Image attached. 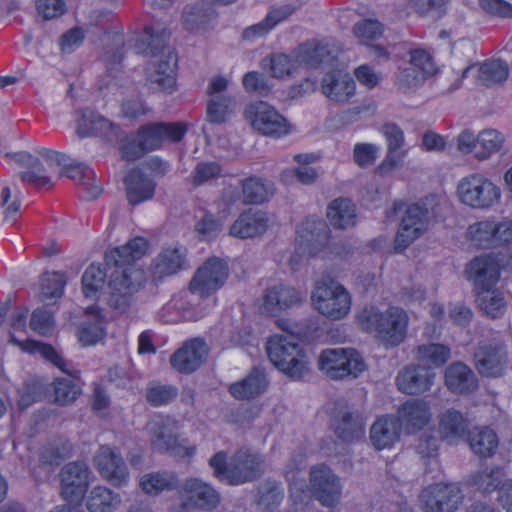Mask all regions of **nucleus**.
Here are the masks:
<instances>
[{"instance_id": "f257e3e1", "label": "nucleus", "mask_w": 512, "mask_h": 512, "mask_svg": "<svg viewBox=\"0 0 512 512\" xmlns=\"http://www.w3.org/2000/svg\"><path fill=\"white\" fill-rule=\"evenodd\" d=\"M148 249V242L143 237H135L125 245L114 248L106 255L108 263L116 267L130 264L142 258ZM146 276L144 270L137 267L116 269L108 283V304L118 314L130 312L137 300V294L144 287Z\"/></svg>"}, {"instance_id": "f03ea898", "label": "nucleus", "mask_w": 512, "mask_h": 512, "mask_svg": "<svg viewBox=\"0 0 512 512\" xmlns=\"http://www.w3.org/2000/svg\"><path fill=\"white\" fill-rule=\"evenodd\" d=\"M467 273L477 290L478 308L490 318L501 317L506 310V301L503 293L494 288L500 276L495 259L487 255L476 257L470 262Z\"/></svg>"}, {"instance_id": "7ed1b4c3", "label": "nucleus", "mask_w": 512, "mask_h": 512, "mask_svg": "<svg viewBox=\"0 0 512 512\" xmlns=\"http://www.w3.org/2000/svg\"><path fill=\"white\" fill-rule=\"evenodd\" d=\"M357 320L363 330L376 332L377 337L387 346H398L406 337L408 315L398 307H390L385 312L377 308L365 307Z\"/></svg>"}, {"instance_id": "20e7f679", "label": "nucleus", "mask_w": 512, "mask_h": 512, "mask_svg": "<svg viewBox=\"0 0 512 512\" xmlns=\"http://www.w3.org/2000/svg\"><path fill=\"white\" fill-rule=\"evenodd\" d=\"M273 365L294 380L303 379L310 372L309 359L293 335H274L266 345Z\"/></svg>"}, {"instance_id": "39448f33", "label": "nucleus", "mask_w": 512, "mask_h": 512, "mask_svg": "<svg viewBox=\"0 0 512 512\" xmlns=\"http://www.w3.org/2000/svg\"><path fill=\"white\" fill-rule=\"evenodd\" d=\"M311 301L321 315L334 321L345 318L351 309L349 292L329 275L315 282Z\"/></svg>"}, {"instance_id": "423d86ee", "label": "nucleus", "mask_w": 512, "mask_h": 512, "mask_svg": "<svg viewBox=\"0 0 512 512\" xmlns=\"http://www.w3.org/2000/svg\"><path fill=\"white\" fill-rule=\"evenodd\" d=\"M318 366L332 380H341L349 376L356 378L366 369L362 356L353 348L323 350L319 355Z\"/></svg>"}, {"instance_id": "0eeeda50", "label": "nucleus", "mask_w": 512, "mask_h": 512, "mask_svg": "<svg viewBox=\"0 0 512 512\" xmlns=\"http://www.w3.org/2000/svg\"><path fill=\"white\" fill-rule=\"evenodd\" d=\"M147 429L150 443L155 450L177 457H190L195 453V447L187 446L185 440H178V425L174 419L156 417L148 423Z\"/></svg>"}, {"instance_id": "6e6552de", "label": "nucleus", "mask_w": 512, "mask_h": 512, "mask_svg": "<svg viewBox=\"0 0 512 512\" xmlns=\"http://www.w3.org/2000/svg\"><path fill=\"white\" fill-rule=\"evenodd\" d=\"M244 116L261 135L280 138L290 132L288 120L267 102L257 101L247 105Z\"/></svg>"}, {"instance_id": "1a4fd4ad", "label": "nucleus", "mask_w": 512, "mask_h": 512, "mask_svg": "<svg viewBox=\"0 0 512 512\" xmlns=\"http://www.w3.org/2000/svg\"><path fill=\"white\" fill-rule=\"evenodd\" d=\"M461 201L473 208H489L500 197L499 188L480 174H473L462 179L458 185Z\"/></svg>"}, {"instance_id": "9d476101", "label": "nucleus", "mask_w": 512, "mask_h": 512, "mask_svg": "<svg viewBox=\"0 0 512 512\" xmlns=\"http://www.w3.org/2000/svg\"><path fill=\"white\" fill-rule=\"evenodd\" d=\"M433 213L425 204L415 203L407 207L395 238V250L402 252L427 229Z\"/></svg>"}, {"instance_id": "9b49d317", "label": "nucleus", "mask_w": 512, "mask_h": 512, "mask_svg": "<svg viewBox=\"0 0 512 512\" xmlns=\"http://www.w3.org/2000/svg\"><path fill=\"white\" fill-rule=\"evenodd\" d=\"M329 229L322 220H307L297 230L296 252L290 258V263L298 264L300 256H314L327 244Z\"/></svg>"}, {"instance_id": "f8f14e48", "label": "nucleus", "mask_w": 512, "mask_h": 512, "mask_svg": "<svg viewBox=\"0 0 512 512\" xmlns=\"http://www.w3.org/2000/svg\"><path fill=\"white\" fill-rule=\"evenodd\" d=\"M265 472L264 457L250 449H239L230 459L228 484L240 485L260 478Z\"/></svg>"}, {"instance_id": "ddd939ff", "label": "nucleus", "mask_w": 512, "mask_h": 512, "mask_svg": "<svg viewBox=\"0 0 512 512\" xmlns=\"http://www.w3.org/2000/svg\"><path fill=\"white\" fill-rule=\"evenodd\" d=\"M93 462L101 477L112 485L121 487L128 483V467L118 449L101 445L93 457Z\"/></svg>"}, {"instance_id": "4468645a", "label": "nucleus", "mask_w": 512, "mask_h": 512, "mask_svg": "<svg viewBox=\"0 0 512 512\" xmlns=\"http://www.w3.org/2000/svg\"><path fill=\"white\" fill-rule=\"evenodd\" d=\"M227 264L219 258L208 259L190 281V288L199 296L209 297L220 289L228 278Z\"/></svg>"}, {"instance_id": "2eb2a0df", "label": "nucleus", "mask_w": 512, "mask_h": 512, "mask_svg": "<svg viewBox=\"0 0 512 512\" xmlns=\"http://www.w3.org/2000/svg\"><path fill=\"white\" fill-rule=\"evenodd\" d=\"M181 501L192 505L197 510L211 511L220 503V493L209 483L200 478L191 477L178 486Z\"/></svg>"}, {"instance_id": "dca6fc26", "label": "nucleus", "mask_w": 512, "mask_h": 512, "mask_svg": "<svg viewBox=\"0 0 512 512\" xmlns=\"http://www.w3.org/2000/svg\"><path fill=\"white\" fill-rule=\"evenodd\" d=\"M89 474V467L83 461H74L63 466L59 473L63 499L80 502L88 489Z\"/></svg>"}, {"instance_id": "f3484780", "label": "nucleus", "mask_w": 512, "mask_h": 512, "mask_svg": "<svg viewBox=\"0 0 512 512\" xmlns=\"http://www.w3.org/2000/svg\"><path fill=\"white\" fill-rule=\"evenodd\" d=\"M188 128L183 122H158L142 125L138 135L148 152L159 149L167 141L176 143L182 140Z\"/></svg>"}, {"instance_id": "a211bd4d", "label": "nucleus", "mask_w": 512, "mask_h": 512, "mask_svg": "<svg viewBox=\"0 0 512 512\" xmlns=\"http://www.w3.org/2000/svg\"><path fill=\"white\" fill-rule=\"evenodd\" d=\"M425 512H454L462 503L463 494L454 484H435L420 495Z\"/></svg>"}, {"instance_id": "6ab92c4d", "label": "nucleus", "mask_w": 512, "mask_h": 512, "mask_svg": "<svg viewBox=\"0 0 512 512\" xmlns=\"http://www.w3.org/2000/svg\"><path fill=\"white\" fill-rule=\"evenodd\" d=\"M474 359L480 374L487 377H499L507 366V351L500 342H484L478 345Z\"/></svg>"}, {"instance_id": "aec40b11", "label": "nucleus", "mask_w": 512, "mask_h": 512, "mask_svg": "<svg viewBox=\"0 0 512 512\" xmlns=\"http://www.w3.org/2000/svg\"><path fill=\"white\" fill-rule=\"evenodd\" d=\"M4 157L13 160L20 167L26 169L18 174L24 184H29L36 189H49L53 186L51 178L46 174V170L38 157L25 151L6 153Z\"/></svg>"}, {"instance_id": "412c9836", "label": "nucleus", "mask_w": 512, "mask_h": 512, "mask_svg": "<svg viewBox=\"0 0 512 512\" xmlns=\"http://www.w3.org/2000/svg\"><path fill=\"white\" fill-rule=\"evenodd\" d=\"M310 483L316 498L322 505L334 506L340 498L341 488L337 477L326 466L313 467L310 471Z\"/></svg>"}, {"instance_id": "4be33fe9", "label": "nucleus", "mask_w": 512, "mask_h": 512, "mask_svg": "<svg viewBox=\"0 0 512 512\" xmlns=\"http://www.w3.org/2000/svg\"><path fill=\"white\" fill-rule=\"evenodd\" d=\"M435 374L427 367L419 364H409L397 374L395 383L399 391L408 395H417L428 391Z\"/></svg>"}, {"instance_id": "5701e85b", "label": "nucleus", "mask_w": 512, "mask_h": 512, "mask_svg": "<svg viewBox=\"0 0 512 512\" xmlns=\"http://www.w3.org/2000/svg\"><path fill=\"white\" fill-rule=\"evenodd\" d=\"M381 132L387 144L386 156L377 168L378 172L382 175L400 166L407 151L403 148L405 144L404 132L398 125L386 123L382 126Z\"/></svg>"}, {"instance_id": "b1692460", "label": "nucleus", "mask_w": 512, "mask_h": 512, "mask_svg": "<svg viewBox=\"0 0 512 512\" xmlns=\"http://www.w3.org/2000/svg\"><path fill=\"white\" fill-rule=\"evenodd\" d=\"M321 92L330 101L347 102L355 93V82L343 69L327 71L321 80Z\"/></svg>"}, {"instance_id": "393cba45", "label": "nucleus", "mask_w": 512, "mask_h": 512, "mask_svg": "<svg viewBox=\"0 0 512 512\" xmlns=\"http://www.w3.org/2000/svg\"><path fill=\"white\" fill-rule=\"evenodd\" d=\"M340 53V47L334 41H311L299 46L297 62L316 67L320 64L332 65Z\"/></svg>"}, {"instance_id": "a878e982", "label": "nucleus", "mask_w": 512, "mask_h": 512, "mask_svg": "<svg viewBox=\"0 0 512 512\" xmlns=\"http://www.w3.org/2000/svg\"><path fill=\"white\" fill-rule=\"evenodd\" d=\"M301 301L302 295L295 288L278 284L266 289L261 309L264 313L276 316Z\"/></svg>"}, {"instance_id": "bb28decb", "label": "nucleus", "mask_w": 512, "mask_h": 512, "mask_svg": "<svg viewBox=\"0 0 512 512\" xmlns=\"http://www.w3.org/2000/svg\"><path fill=\"white\" fill-rule=\"evenodd\" d=\"M432 417L429 404L422 399H411L398 410V422L408 432L421 430L429 424Z\"/></svg>"}, {"instance_id": "cd10ccee", "label": "nucleus", "mask_w": 512, "mask_h": 512, "mask_svg": "<svg viewBox=\"0 0 512 512\" xmlns=\"http://www.w3.org/2000/svg\"><path fill=\"white\" fill-rule=\"evenodd\" d=\"M269 227L267 214L260 210L249 209L241 213L230 227V234L240 239L263 235Z\"/></svg>"}, {"instance_id": "c85d7f7f", "label": "nucleus", "mask_w": 512, "mask_h": 512, "mask_svg": "<svg viewBox=\"0 0 512 512\" xmlns=\"http://www.w3.org/2000/svg\"><path fill=\"white\" fill-rule=\"evenodd\" d=\"M204 298L189 287V291L175 296L163 310L165 312L175 311L178 314V318H171L170 321H177L178 319L196 321L205 315L206 307L198 303L200 299Z\"/></svg>"}, {"instance_id": "c756f323", "label": "nucleus", "mask_w": 512, "mask_h": 512, "mask_svg": "<svg viewBox=\"0 0 512 512\" xmlns=\"http://www.w3.org/2000/svg\"><path fill=\"white\" fill-rule=\"evenodd\" d=\"M206 354L205 343L194 339L177 350L171 356L170 363L174 369L181 373H192L202 364Z\"/></svg>"}, {"instance_id": "7c9ffc66", "label": "nucleus", "mask_w": 512, "mask_h": 512, "mask_svg": "<svg viewBox=\"0 0 512 512\" xmlns=\"http://www.w3.org/2000/svg\"><path fill=\"white\" fill-rule=\"evenodd\" d=\"M126 198L136 206L151 200L155 195L156 183L140 170H131L124 178Z\"/></svg>"}, {"instance_id": "2f4dec72", "label": "nucleus", "mask_w": 512, "mask_h": 512, "mask_svg": "<svg viewBox=\"0 0 512 512\" xmlns=\"http://www.w3.org/2000/svg\"><path fill=\"white\" fill-rule=\"evenodd\" d=\"M447 388L458 394L471 393L478 387L475 373L462 362H453L445 370Z\"/></svg>"}, {"instance_id": "473e14b6", "label": "nucleus", "mask_w": 512, "mask_h": 512, "mask_svg": "<svg viewBox=\"0 0 512 512\" xmlns=\"http://www.w3.org/2000/svg\"><path fill=\"white\" fill-rule=\"evenodd\" d=\"M85 317L78 327L77 337L82 346H92L105 336L104 318L95 306L85 309Z\"/></svg>"}, {"instance_id": "72a5a7b5", "label": "nucleus", "mask_w": 512, "mask_h": 512, "mask_svg": "<svg viewBox=\"0 0 512 512\" xmlns=\"http://www.w3.org/2000/svg\"><path fill=\"white\" fill-rule=\"evenodd\" d=\"M187 266L185 251L177 247L163 249L152 264L153 275L157 278L174 275Z\"/></svg>"}, {"instance_id": "f704fd0d", "label": "nucleus", "mask_w": 512, "mask_h": 512, "mask_svg": "<svg viewBox=\"0 0 512 512\" xmlns=\"http://www.w3.org/2000/svg\"><path fill=\"white\" fill-rule=\"evenodd\" d=\"M400 423L392 416L377 419L370 429V439L376 449L381 450L392 445L399 438Z\"/></svg>"}, {"instance_id": "c9c22d12", "label": "nucleus", "mask_w": 512, "mask_h": 512, "mask_svg": "<svg viewBox=\"0 0 512 512\" xmlns=\"http://www.w3.org/2000/svg\"><path fill=\"white\" fill-rule=\"evenodd\" d=\"M267 384L265 374L259 369H253L243 380L233 383L229 392L238 400H249L261 395Z\"/></svg>"}, {"instance_id": "e433bc0d", "label": "nucleus", "mask_w": 512, "mask_h": 512, "mask_svg": "<svg viewBox=\"0 0 512 512\" xmlns=\"http://www.w3.org/2000/svg\"><path fill=\"white\" fill-rule=\"evenodd\" d=\"M161 58L154 66L153 72L149 74L151 84L157 85V88L163 91H170L175 84V69L177 66V56L172 50L162 53Z\"/></svg>"}, {"instance_id": "4c0bfd02", "label": "nucleus", "mask_w": 512, "mask_h": 512, "mask_svg": "<svg viewBox=\"0 0 512 512\" xmlns=\"http://www.w3.org/2000/svg\"><path fill=\"white\" fill-rule=\"evenodd\" d=\"M139 485L147 495L157 496L162 492L178 489L179 479L170 471L151 472L141 476Z\"/></svg>"}, {"instance_id": "58836bf2", "label": "nucleus", "mask_w": 512, "mask_h": 512, "mask_svg": "<svg viewBox=\"0 0 512 512\" xmlns=\"http://www.w3.org/2000/svg\"><path fill=\"white\" fill-rule=\"evenodd\" d=\"M241 187L242 201L245 204H262L274 194V184L257 176L243 179Z\"/></svg>"}, {"instance_id": "ea45409f", "label": "nucleus", "mask_w": 512, "mask_h": 512, "mask_svg": "<svg viewBox=\"0 0 512 512\" xmlns=\"http://www.w3.org/2000/svg\"><path fill=\"white\" fill-rule=\"evenodd\" d=\"M63 167L68 178L83 186L86 199H95L101 194V185L97 183L96 174L90 167L83 164H68V160Z\"/></svg>"}, {"instance_id": "a19ab883", "label": "nucleus", "mask_w": 512, "mask_h": 512, "mask_svg": "<svg viewBox=\"0 0 512 512\" xmlns=\"http://www.w3.org/2000/svg\"><path fill=\"white\" fill-rule=\"evenodd\" d=\"M439 432L447 440L463 438L469 432V421L458 410L448 409L440 416Z\"/></svg>"}, {"instance_id": "79ce46f5", "label": "nucleus", "mask_w": 512, "mask_h": 512, "mask_svg": "<svg viewBox=\"0 0 512 512\" xmlns=\"http://www.w3.org/2000/svg\"><path fill=\"white\" fill-rule=\"evenodd\" d=\"M144 38L141 39V44L145 48L138 47V52L144 53L148 56H157L160 53L168 52L171 50L168 47L170 32L167 28L159 24L147 26L144 30Z\"/></svg>"}, {"instance_id": "37998d69", "label": "nucleus", "mask_w": 512, "mask_h": 512, "mask_svg": "<svg viewBox=\"0 0 512 512\" xmlns=\"http://www.w3.org/2000/svg\"><path fill=\"white\" fill-rule=\"evenodd\" d=\"M327 217L336 228L346 229L354 226L356 210L353 202L346 198L333 200L327 208Z\"/></svg>"}, {"instance_id": "c03bdc74", "label": "nucleus", "mask_w": 512, "mask_h": 512, "mask_svg": "<svg viewBox=\"0 0 512 512\" xmlns=\"http://www.w3.org/2000/svg\"><path fill=\"white\" fill-rule=\"evenodd\" d=\"M10 342L21 347V349L26 352L40 354L63 372H66L69 375H73V373L67 368V362L51 345L35 340L19 341L12 333H10Z\"/></svg>"}, {"instance_id": "a18cd8bd", "label": "nucleus", "mask_w": 512, "mask_h": 512, "mask_svg": "<svg viewBox=\"0 0 512 512\" xmlns=\"http://www.w3.org/2000/svg\"><path fill=\"white\" fill-rule=\"evenodd\" d=\"M468 442L472 451L481 457H490L498 447L496 433L487 427L469 430Z\"/></svg>"}, {"instance_id": "49530a36", "label": "nucleus", "mask_w": 512, "mask_h": 512, "mask_svg": "<svg viewBox=\"0 0 512 512\" xmlns=\"http://www.w3.org/2000/svg\"><path fill=\"white\" fill-rule=\"evenodd\" d=\"M335 434L344 442H352L363 436L364 425L358 413L345 411L334 424Z\"/></svg>"}, {"instance_id": "de8ad7c7", "label": "nucleus", "mask_w": 512, "mask_h": 512, "mask_svg": "<svg viewBox=\"0 0 512 512\" xmlns=\"http://www.w3.org/2000/svg\"><path fill=\"white\" fill-rule=\"evenodd\" d=\"M117 130L118 127L103 116L93 111H85L78 123L77 133L81 137L93 134L107 136L108 131L116 135Z\"/></svg>"}, {"instance_id": "09e8293b", "label": "nucleus", "mask_w": 512, "mask_h": 512, "mask_svg": "<svg viewBox=\"0 0 512 512\" xmlns=\"http://www.w3.org/2000/svg\"><path fill=\"white\" fill-rule=\"evenodd\" d=\"M120 503L119 494L104 486H97L90 491L86 506L90 512H113Z\"/></svg>"}, {"instance_id": "8fccbe9b", "label": "nucleus", "mask_w": 512, "mask_h": 512, "mask_svg": "<svg viewBox=\"0 0 512 512\" xmlns=\"http://www.w3.org/2000/svg\"><path fill=\"white\" fill-rule=\"evenodd\" d=\"M451 352L448 346L443 344H426L419 345L416 348L415 359L424 367H440L444 365L450 358Z\"/></svg>"}, {"instance_id": "3c124183", "label": "nucleus", "mask_w": 512, "mask_h": 512, "mask_svg": "<svg viewBox=\"0 0 512 512\" xmlns=\"http://www.w3.org/2000/svg\"><path fill=\"white\" fill-rule=\"evenodd\" d=\"M508 75V64L499 59L486 61L478 69V81L487 87L503 83Z\"/></svg>"}, {"instance_id": "603ef678", "label": "nucleus", "mask_w": 512, "mask_h": 512, "mask_svg": "<svg viewBox=\"0 0 512 512\" xmlns=\"http://www.w3.org/2000/svg\"><path fill=\"white\" fill-rule=\"evenodd\" d=\"M73 445L66 438H56L44 446L41 460L49 465L58 466L65 459L72 456Z\"/></svg>"}, {"instance_id": "864d4df0", "label": "nucleus", "mask_w": 512, "mask_h": 512, "mask_svg": "<svg viewBox=\"0 0 512 512\" xmlns=\"http://www.w3.org/2000/svg\"><path fill=\"white\" fill-rule=\"evenodd\" d=\"M467 234L471 242L480 248L496 247L494 221L476 222L469 226Z\"/></svg>"}, {"instance_id": "5fc2aeb1", "label": "nucleus", "mask_w": 512, "mask_h": 512, "mask_svg": "<svg viewBox=\"0 0 512 512\" xmlns=\"http://www.w3.org/2000/svg\"><path fill=\"white\" fill-rule=\"evenodd\" d=\"M178 395V389L173 385L159 382L148 383L145 390L146 401L153 407L167 405L174 401Z\"/></svg>"}, {"instance_id": "6e6d98bb", "label": "nucleus", "mask_w": 512, "mask_h": 512, "mask_svg": "<svg viewBox=\"0 0 512 512\" xmlns=\"http://www.w3.org/2000/svg\"><path fill=\"white\" fill-rule=\"evenodd\" d=\"M50 386L53 388V402L61 406L72 404L81 394L79 385L68 378H57Z\"/></svg>"}, {"instance_id": "4d7b16f0", "label": "nucleus", "mask_w": 512, "mask_h": 512, "mask_svg": "<svg viewBox=\"0 0 512 512\" xmlns=\"http://www.w3.org/2000/svg\"><path fill=\"white\" fill-rule=\"evenodd\" d=\"M235 106L234 99L229 95H216L207 104V118L211 123L220 124L227 120Z\"/></svg>"}, {"instance_id": "13d9d810", "label": "nucleus", "mask_w": 512, "mask_h": 512, "mask_svg": "<svg viewBox=\"0 0 512 512\" xmlns=\"http://www.w3.org/2000/svg\"><path fill=\"white\" fill-rule=\"evenodd\" d=\"M66 279L63 273L46 272L42 275L40 285V301L46 302L60 298L63 294Z\"/></svg>"}, {"instance_id": "bf43d9fd", "label": "nucleus", "mask_w": 512, "mask_h": 512, "mask_svg": "<svg viewBox=\"0 0 512 512\" xmlns=\"http://www.w3.org/2000/svg\"><path fill=\"white\" fill-rule=\"evenodd\" d=\"M477 142L480 149L476 151L475 156L479 160H485L501 149L504 138L500 132L487 129L477 135Z\"/></svg>"}, {"instance_id": "052dcab7", "label": "nucleus", "mask_w": 512, "mask_h": 512, "mask_svg": "<svg viewBox=\"0 0 512 512\" xmlns=\"http://www.w3.org/2000/svg\"><path fill=\"white\" fill-rule=\"evenodd\" d=\"M47 392V385L40 380H32L23 384L18 391V406L26 409L33 403L41 401Z\"/></svg>"}, {"instance_id": "680f3d73", "label": "nucleus", "mask_w": 512, "mask_h": 512, "mask_svg": "<svg viewBox=\"0 0 512 512\" xmlns=\"http://www.w3.org/2000/svg\"><path fill=\"white\" fill-rule=\"evenodd\" d=\"M504 473L499 467L484 470L471 476L470 484L478 490L489 493L496 490L502 482Z\"/></svg>"}, {"instance_id": "e2e57ef3", "label": "nucleus", "mask_w": 512, "mask_h": 512, "mask_svg": "<svg viewBox=\"0 0 512 512\" xmlns=\"http://www.w3.org/2000/svg\"><path fill=\"white\" fill-rule=\"evenodd\" d=\"M426 80L423 73L418 68L409 64L400 68L397 74L396 85L403 93H410L418 89Z\"/></svg>"}, {"instance_id": "0e129e2a", "label": "nucleus", "mask_w": 512, "mask_h": 512, "mask_svg": "<svg viewBox=\"0 0 512 512\" xmlns=\"http://www.w3.org/2000/svg\"><path fill=\"white\" fill-rule=\"evenodd\" d=\"M259 504L267 509L278 506L284 498L281 484L275 480H266L258 487Z\"/></svg>"}, {"instance_id": "69168bd1", "label": "nucleus", "mask_w": 512, "mask_h": 512, "mask_svg": "<svg viewBox=\"0 0 512 512\" xmlns=\"http://www.w3.org/2000/svg\"><path fill=\"white\" fill-rule=\"evenodd\" d=\"M106 273L99 266L90 265L82 276V288L86 297H94L105 283Z\"/></svg>"}, {"instance_id": "338daca9", "label": "nucleus", "mask_w": 512, "mask_h": 512, "mask_svg": "<svg viewBox=\"0 0 512 512\" xmlns=\"http://www.w3.org/2000/svg\"><path fill=\"white\" fill-rule=\"evenodd\" d=\"M212 18V12L202 6H187L183 12V24L187 30L205 28Z\"/></svg>"}, {"instance_id": "774afa93", "label": "nucleus", "mask_w": 512, "mask_h": 512, "mask_svg": "<svg viewBox=\"0 0 512 512\" xmlns=\"http://www.w3.org/2000/svg\"><path fill=\"white\" fill-rule=\"evenodd\" d=\"M383 33V25L374 19H363L353 26V34L363 44L379 38Z\"/></svg>"}]
</instances>
